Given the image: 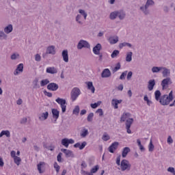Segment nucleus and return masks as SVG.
Returning a JSON list of instances; mask_svg holds the SVG:
<instances>
[{"mask_svg": "<svg viewBox=\"0 0 175 175\" xmlns=\"http://www.w3.org/2000/svg\"><path fill=\"white\" fill-rule=\"evenodd\" d=\"M154 5H155L154 0H147L146 4L139 8V10H141L145 16H148V14H150V10L148 8H151V6H154Z\"/></svg>", "mask_w": 175, "mask_h": 175, "instance_id": "1", "label": "nucleus"}, {"mask_svg": "<svg viewBox=\"0 0 175 175\" xmlns=\"http://www.w3.org/2000/svg\"><path fill=\"white\" fill-rule=\"evenodd\" d=\"M172 100H173V91L170 92L169 96H167V94L161 96L159 103H161L162 106H167Z\"/></svg>", "mask_w": 175, "mask_h": 175, "instance_id": "2", "label": "nucleus"}, {"mask_svg": "<svg viewBox=\"0 0 175 175\" xmlns=\"http://www.w3.org/2000/svg\"><path fill=\"white\" fill-rule=\"evenodd\" d=\"M81 94V91H80V89L79 88H74L71 90L70 92V99L72 102H75L77 98H79V96Z\"/></svg>", "mask_w": 175, "mask_h": 175, "instance_id": "3", "label": "nucleus"}, {"mask_svg": "<svg viewBox=\"0 0 175 175\" xmlns=\"http://www.w3.org/2000/svg\"><path fill=\"white\" fill-rule=\"evenodd\" d=\"M131 163L126 159H123L120 163V168L122 172H125V170H131Z\"/></svg>", "mask_w": 175, "mask_h": 175, "instance_id": "4", "label": "nucleus"}, {"mask_svg": "<svg viewBox=\"0 0 175 175\" xmlns=\"http://www.w3.org/2000/svg\"><path fill=\"white\" fill-rule=\"evenodd\" d=\"M90 47H91L90 43L84 40H81L77 44L78 50H81V49H90Z\"/></svg>", "mask_w": 175, "mask_h": 175, "instance_id": "5", "label": "nucleus"}, {"mask_svg": "<svg viewBox=\"0 0 175 175\" xmlns=\"http://www.w3.org/2000/svg\"><path fill=\"white\" fill-rule=\"evenodd\" d=\"M55 100L57 103L60 105L62 113H65L66 111V100L61 98H57Z\"/></svg>", "mask_w": 175, "mask_h": 175, "instance_id": "6", "label": "nucleus"}, {"mask_svg": "<svg viewBox=\"0 0 175 175\" xmlns=\"http://www.w3.org/2000/svg\"><path fill=\"white\" fill-rule=\"evenodd\" d=\"M75 144V140L72 139L64 138L62 139V146L66 147V148H68L70 144Z\"/></svg>", "mask_w": 175, "mask_h": 175, "instance_id": "7", "label": "nucleus"}, {"mask_svg": "<svg viewBox=\"0 0 175 175\" xmlns=\"http://www.w3.org/2000/svg\"><path fill=\"white\" fill-rule=\"evenodd\" d=\"M133 124V118H129L126 120V129L127 133H132V131H131V126Z\"/></svg>", "mask_w": 175, "mask_h": 175, "instance_id": "8", "label": "nucleus"}, {"mask_svg": "<svg viewBox=\"0 0 175 175\" xmlns=\"http://www.w3.org/2000/svg\"><path fill=\"white\" fill-rule=\"evenodd\" d=\"M172 79H170V77H167L162 80L161 85L163 90H165V88H166V86L169 85L170 84H172Z\"/></svg>", "mask_w": 175, "mask_h": 175, "instance_id": "9", "label": "nucleus"}, {"mask_svg": "<svg viewBox=\"0 0 175 175\" xmlns=\"http://www.w3.org/2000/svg\"><path fill=\"white\" fill-rule=\"evenodd\" d=\"M23 70H24V64H18L16 70L14 71V76H18V75H20V73H22Z\"/></svg>", "mask_w": 175, "mask_h": 175, "instance_id": "10", "label": "nucleus"}, {"mask_svg": "<svg viewBox=\"0 0 175 175\" xmlns=\"http://www.w3.org/2000/svg\"><path fill=\"white\" fill-rule=\"evenodd\" d=\"M58 88H59V86L55 83H50L47 85V90L49 91H57Z\"/></svg>", "mask_w": 175, "mask_h": 175, "instance_id": "11", "label": "nucleus"}, {"mask_svg": "<svg viewBox=\"0 0 175 175\" xmlns=\"http://www.w3.org/2000/svg\"><path fill=\"white\" fill-rule=\"evenodd\" d=\"M118 142H115L111 144V145L108 148V151L111 154H114V151L118 148Z\"/></svg>", "mask_w": 175, "mask_h": 175, "instance_id": "12", "label": "nucleus"}, {"mask_svg": "<svg viewBox=\"0 0 175 175\" xmlns=\"http://www.w3.org/2000/svg\"><path fill=\"white\" fill-rule=\"evenodd\" d=\"M111 76V72L108 68H105L101 73V77L103 79L110 77Z\"/></svg>", "mask_w": 175, "mask_h": 175, "instance_id": "13", "label": "nucleus"}, {"mask_svg": "<svg viewBox=\"0 0 175 175\" xmlns=\"http://www.w3.org/2000/svg\"><path fill=\"white\" fill-rule=\"evenodd\" d=\"M52 116L53 118H55L54 123L57 122V120L59 118V111H58L57 109H52Z\"/></svg>", "mask_w": 175, "mask_h": 175, "instance_id": "14", "label": "nucleus"}, {"mask_svg": "<svg viewBox=\"0 0 175 175\" xmlns=\"http://www.w3.org/2000/svg\"><path fill=\"white\" fill-rule=\"evenodd\" d=\"M49 118V112L46 111L38 115V120L40 121H46Z\"/></svg>", "mask_w": 175, "mask_h": 175, "instance_id": "15", "label": "nucleus"}, {"mask_svg": "<svg viewBox=\"0 0 175 175\" xmlns=\"http://www.w3.org/2000/svg\"><path fill=\"white\" fill-rule=\"evenodd\" d=\"M62 56L64 62H69V54L68 53V50H64L62 52Z\"/></svg>", "mask_w": 175, "mask_h": 175, "instance_id": "16", "label": "nucleus"}, {"mask_svg": "<svg viewBox=\"0 0 175 175\" xmlns=\"http://www.w3.org/2000/svg\"><path fill=\"white\" fill-rule=\"evenodd\" d=\"M46 54L55 55V46L51 45L46 48Z\"/></svg>", "mask_w": 175, "mask_h": 175, "instance_id": "17", "label": "nucleus"}, {"mask_svg": "<svg viewBox=\"0 0 175 175\" xmlns=\"http://www.w3.org/2000/svg\"><path fill=\"white\" fill-rule=\"evenodd\" d=\"M100 50H102V44H97L94 48H93V53L95 54V55L100 53Z\"/></svg>", "mask_w": 175, "mask_h": 175, "instance_id": "18", "label": "nucleus"}, {"mask_svg": "<svg viewBox=\"0 0 175 175\" xmlns=\"http://www.w3.org/2000/svg\"><path fill=\"white\" fill-rule=\"evenodd\" d=\"M162 75L163 77L167 78L170 77V70L166 67H162Z\"/></svg>", "mask_w": 175, "mask_h": 175, "instance_id": "19", "label": "nucleus"}, {"mask_svg": "<svg viewBox=\"0 0 175 175\" xmlns=\"http://www.w3.org/2000/svg\"><path fill=\"white\" fill-rule=\"evenodd\" d=\"M62 152L65 154L66 158H70V157H73V152L72 150L68 149H61Z\"/></svg>", "mask_w": 175, "mask_h": 175, "instance_id": "20", "label": "nucleus"}, {"mask_svg": "<svg viewBox=\"0 0 175 175\" xmlns=\"http://www.w3.org/2000/svg\"><path fill=\"white\" fill-rule=\"evenodd\" d=\"M85 146H87L86 142H82L81 144H80V142H77L74 145V147L75 148H79V150H83Z\"/></svg>", "mask_w": 175, "mask_h": 175, "instance_id": "21", "label": "nucleus"}, {"mask_svg": "<svg viewBox=\"0 0 175 175\" xmlns=\"http://www.w3.org/2000/svg\"><path fill=\"white\" fill-rule=\"evenodd\" d=\"M46 72L51 75H55L56 73H58V70L55 67H48Z\"/></svg>", "mask_w": 175, "mask_h": 175, "instance_id": "22", "label": "nucleus"}, {"mask_svg": "<svg viewBox=\"0 0 175 175\" xmlns=\"http://www.w3.org/2000/svg\"><path fill=\"white\" fill-rule=\"evenodd\" d=\"M155 87V79H150L148 83V89L149 91H152Z\"/></svg>", "mask_w": 175, "mask_h": 175, "instance_id": "23", "label": "nucleus"}, {"mask_svg": "<svg viewBox=\"0 0 175 175\" xmlns=\"http://www.w3.org/2000/svg\"><path fill=\"white\" fill-rule=\"evenodd\" d=\"M120 103H122V100H118V99H112L111 105L113 106L114 109H118V105Z\"/></svg>", "mask_w": 175, "mask_h": 175, "instance_id": "24", "label": "nucleus"}, {"mask_svg": "<svg viewBox=\"0 0 175 175\" xmlns=\"http://www.w3.org/2000/svg\"><path fill=\"white\" fill-rule=\"evenodd\" d=\"M108 42L110 44H116V43H118V36H112L109 37L108 39Z\"/></svg>", "mask_w": 175, "mask_h": 175, "instance_id": "25", "label": "nucleus"}, {"mask_svg": "<svg viewBox=\"0 0 175 175\" xmlns=\"http://www.w3.org/2000/svg\"><path fill=\"white\" fill-rule=\"evenodd\" d=\"M88 89L92 91V94L95 93V87H94V84L91 81L86 82Z\"/></svg>", "mask_w": 175, "mask_h": 175, "instance_id": "26", "label": "nucleus"}, {"mask_svg": "<svg viewBox=\"0 0 175 175\" xmlns=\"http://www.w3.org/2000/svg\"><path fill=\"white\" fill-rule=\"evenodd\" d=\"M129 152H131V148H129V147H125L124 148H123V150L122 152V158H126Z\"/></svg>", "mask_w": 175, "mask_h": 175, "instance_id": "27", "label": "nucleus"}, {"mask_svg": "<svg viewBox=\"0 0 175 175\" xmlns=\"http://www.w3.org/2000/svg\"><path fill=\"white\" fill-rule=\"evenodd\" d=\"M13 31V25H8L7 27L4 28V32L5 33H10V32Z\"/></svg>", "mask_w": 175, "mask_h": 175, "instance_id": "28", "label": "nucleus"}, {"mask_svg": "<svg viewBox=\"0 0 175 175\" xmlns=\"http://www.w3.org/2000/svg\"><path fill=\"white\" fill-rule=\"evenodd\" d=\"M118 17V11L111 12L109 15L110 20H116Z\"/></svg>", "mask_w": 175, "mask_h": 175, "instance_id": "29", "label": "nucleus"}, {"mask_svg": "<svg viewBox=\"0 0 175 175\" xmlns=\"http://www.w3.org/2000/svg\"><path fill=\"white\" fill-rule=\"evenodd\" d=\"M123 47H129V49H132V44L129 42H122L119 44V48L122 49Z\"/></svg>", "mask_w": 175, "mask_h": 175, "instance_id": "30", "label": "nucleus"}, {"mask_svg": "<svg viewBox=\"0 0 175 175\" xmlns=\"http://www.w3.org/2000/svg\"><path fill=\"white\" fill-rule=\"evenodd\" d=\"M130 116L131 113H123L120 118V122H125V121H126V118Z\"/></svg>", "mask_w": 175, "mask_h": 175, "instance_id": "31", "label": "nucleus"}, {"mask_svg": "<svg viewBox=\"0 0 175 175\" xmlns=\"http://www.w3.org/2000/svg\"><path fill=\"white\" fill-rule=\"evenodd\" d=\"M3 136H6V137H10V131H9L8 130L2 131L0 133V137H2Z\"/></svg>", "mask_w": 175, "mask_h": 175, "instance_id": "32", "label": "nucleus"}, {"mask_svg": "<svg viewBox=\"0 0 175 175\" xmlns=\"http://www.w3.org/2000/svg\"><path fill=\"white\" fill-rule=\"evenodd\" d=\"M132 55H133V53L132 52H127L126 56V62H131L132 61Z\"/></svg>", "mask_w": 175, "mask_h": 175, "instance_id": "33", "label": "nucleus"}, {"mask_svg": "<svg viewBox=\"0 0 175 175\" xmlns=\"http://www.w3.org/2000/svg\"><path fill=\"white\" fill-rule=\"evenodd\" d=\"M88 129L84 128L81 132V137H87L88 136Z\"/></svg>", "mask_w": 175, "mask_h": 175, "instance_id": "34", "label": "nucleus"}, {"mask_svg": "<svg viewBox=\"0 0 175 175\" xmlns=\"http://www.w3.org/2000/svg\"><path fill=\"white\" fill-rule=\"evenodd\" d=\"M161 91L159 90H157L155 92H154V96H155V99L156 100H157V102L160 101L161 100V98L162 96H161Z\"/></svg>", "mask_w": 175, "mask_h": 175, "instance_id": "35", "label": "nucleus"}, {"mask_svg": "<svg viewBox=\"0 0 175 175\" xmlns=\"http://www.w3.org/2000/svg\"><path fill=\"white\" fill-rule=\"evenodd\" d=\"M126 14L124 11H118V17L120 20H124L125 18Z\"/></svg>", "mask_w": 175, "mask_h": 175, "instance_id": "36", "label": "nucleus"}, {"mask_svg": "<svg viewBox=\"0 0 175 175\" xmlns=\"http://www.w3.org/2000/svg\"><path fill=\"white\" fill-rule=\"evenodd\" d=\"M43 166H44V162H40V163L38 164V165H37L38 170L39 173H40V174L44 172V171L42 170V167H43Z\"/></svg>", "mask_w": 175, "mask_h": 175, "instance_id": "37", "label": "nucleus"}, {"mask_svg": "<svg viewBox=\"0 0 175 175\" xmlns=\"http://www.w3.org/2000/svg\"><path fill=\"white\" fill-rule=\"evenodd\" d=\"M8 35L3 31H0V40H6Z\"/></svg>", "mask_w": 175, "mask_h": 175, "instance_id": "38", "label": "nucleus"}, {"mask_svg": "<svg viewBox=\"0 0 175 175\" xmlns=\"http://www.w3.org/2000/svg\"><path fill=\"white\" fill-rule=\"evenodd\" d=\"M162 67L153 66L152 68V73H159V71L162 70Z\"/></svg>", "mask_w": 175, "mask_h": 175, "instance_id": "39", "label": "nucleus"}, {"mask_svg": "<svg viewBox=\"0 0 175 175\" xmlns=\"http://www.w3.org/2000/svg\"><path fill=\"white\" fill-rule=\"evenodd\" d=\"M99 170V165H95L93 168L91 169L90 170V174L92 175H94V173H96Z\"/></svg>", "mask_w": 175, "mask_h": 175, "instance_id": "40", "label": "nucleus"}, {"mask_svg": "<svg viewBox=\"0 0 175 175\" xmlns=\"http://www.w3.org/2000/svg\"><path fill=\"white\" fill-rule=\"evenodd\" d=\"M50 83V81L47 79H43L40 82V86L41 87H44V85H47Z\"/></svg>", "mask_w": 175, "mask_h": 175, "instance_id": "41", "label": "nucleus"}, {"mask_svg": "<svg viewBox=\"0 0 175 175\" xmlns=\"http://www.w3.org/2000/svg\"><path fill=\"white\" fill-rule=\"evenodd\" d=\"M79 13H80V14L83 16L84 20H87V16H88V14L84 10H79Z\"/></svg>", "mask_w": 175, "mask_h": 175, "instance_id": "42", "label": "nucleus"}, {"mask_svg": "<svg viewBox=\"0 0 175 175\" xmlns=\"http://www.w3.org/2000/svg\"><path fill=\"white\" fill-rule=\"evenodd\" d=\"M120 55V51L118 50H114L111 55V58H116L117 56H118Z\"/></svg>", "mask_w": 175, "mask_h": 175, "instance_id": "43", "label": "nucleus"}, {"mask_svg": "<svg viewBox=\"0 0 175 175\" xmlns=\"http://www.w3.org/2000/svg\"><path fill=\"white\" fill-rule=\"evenodd\" d=\"M75 21H77V23H78V24H80V25H83V22L81 21V14H78L76 16Z\"/></svg>", "mask_w": 175, "mask_h": 175, "instance_id": "44", "label": "nucleus"}, {"mask_svg": "<svg viewBox=\"0 0 175 175\" xmlns=\"http://www.w3.org/2000/svg\"><path fill=\"white\" fill-rule=\"evenodd\" d=\"M14 163L17 165V166H20V163H21V158L16 156V157L14 158Z\"/></svg>", "mask_w": 175, "mask_h": 175, "instance_id": "45", "label": "nucleus"}, {"mask_svg": "<svg viewBox=\"0 0 175 175\" xmlns=\"http://www.w3.org/2000/svg\"><path fill=\"white\" fill-rule=\"evenodd\" d=\"M154 144H152V139H150V142L148 146L149 152H152V151H154Z\"/></svg>", "mask_w": 175, "mask_h": 175, "instance_id": "46", "label": "nucleus"}, {"mask_svg": "<svg viewBox=\"0 0 175 175\" xmlns=\"http://www.w3.org/2000/svg\"><path fill=\"white\" fill-rule=\"evenodd\" d=\"M120 69H121V63L118 62L115 68L113 69V73H116V72H117L118 70H120Z\"/></svg>", "mask_w": 175, "mask_h": 175, "instance_id": "47", "label": "nucleus"}, {"mask_svg": "<svg viewBox=\"0 0 175 175\" xmlns=\"http://www.w3.org/2000/svg\"><path fill=\"white\" fill-rule=\"evenodd\" d=\"M100 103H102V102L98 101V102L95 103L94 104H91L90 107H92V109H96V107H98V106H100Z\"/></svg>", "mask_w": 175, "mask_h": 175, "instance_id": "48", "label": "nucleus"}, {"mask_svg": "<svg viewBox=\"0 0 175 175\" xmlns=\"http://www.w3.org/2000/svg\"><path fill=\"white\" fill-rule=\"evenodd\" d=\"M94 118V113H90L88 116V122H92V120Z\"/></svg>", "mask_w": 175, "mask_h": 175, "instance_id": "49", "label": "nucleus"}, {"mask_svg": "<svg viewBox=\"0 0 175 175\" xmlns=\"http://www.w3.org/2000/svg\"><path fill=\"white\" fill-rule=\"evenodd\" d=\"M38 79H34L33 81V88H40V85H39L38 84Z\"/></svg>", "mask_w": 175, "mask_h": 175, "instance_id": "50", "label": "nucleus"}, {"mask_svg": "<svg viewBox=\"0 0 175 175\" xmlns=\"http://www.w3.org/2000/svg\"><path fill=\"white\" fill-rule=\"evenodd\" d=\"M128 75V71H124L120 77V80H125V77Z\"/></svg>", "mask_w": 175, "mask_h": 175, "instance_id": "51", "label": "nucleus"}, {"mask_svg": "<svg viewBox=\"0 0 175 175\" xmlns=\"http://www.w3.org/2000/svg\"><path fill=\"white\" fill-rule=\"evenodd\" d=\"M18 58H20L18 53H14L11 55V59H17Z\"/></svg>", "mask_w": 175, "mask_h": 175, "instance_id": "52", "label": "nucleus"}, {"mask_svg": "<svg viewBox=\"0 0 175 175\" xmlns=\"http://www.w3.org/2000/svg\"><path fill=\"white\" fill-rule=\"evenodd\" d=\"M102 139L104 142H107L108 140H110V136H109V135L104 134Z\"/></svg>", "mask_w": 175, "mask_h": 175, "instance_id": "53", "label": "nucleus"}, {"mask_svg": "<svg viewBox=\"0 0 175 175\" xmlns=\"http://www.w3.org/2000/svg\"><path fill=\"white\" fill-rule=\"evenodd\" d=\"M28 119L27 118H23L22 119H21L20 124H21L22 125H25Z\"/></svg>", "mask_w": 175, "mask_h": 175, "instance_id": "54", "label": "nucleus"}, {"mask_svg": "<svg viewBox=\"0 0 175 175\" xmlns=\"http://www.w3.org/2000/svg\"><path fill=\"white\" fill-rule=\"evenodd\" d=\"M54 168L55 169L57 173L59 172V170L61 169V167L59 166L58 163H57V162H55L54 163Z\"/></svg>", "mask_w": 175, "mask_h": 175, "instance_id": "55", "label": "nucleus"}, {"mask_svg": "<svg viewBox=\"0 0 175 175\" xmlns=\"http://www.w3.org/2000/svg\"><path fill=\"white\" fill-rule=\"evenodd\" d=\"M80 112V107L79 106H76L73 110V114H78Z\"/></svg>", "mask_w": 175, "mask_h": 175, "instance_id": "56", "label": "nucleus"}, {"mask_svg": "<svg viewBox=\"0 0 175 175\" xmlns=\"http://www.w3.org/2000/svg\"><path fill=\"white\" fill-rule=\"evenodd\" d=\"M167 172H169L170 173H172L173 175H175V170L174 167H169L167 168Z\"/></svg>", "mask_w": 175, "mask_h": 175, "instance_id": "57", "label": "nucleus"}, {"mask_svg": "<svg viewBox=\"0 0 175 175\" xmlns=\"http://www.w3.org/2000/svg\"><path fill=\"white\" fill-rule=\"evenodd\" d=\"M41 59H42V57H40V55L36 54L35 55V60L37 61V62H40Z\"/></svg>", "mask_w": 175, "mask_h": 175, "instance_id": "58", "label": "nucleus"}, {"mask_svg": "<svg viewBox=\"0 0 175 175\" xmlns=\"http://www.w3.org/2000/svg\"><path fill=\"white\" fill-rule=\"evenodd\" d=\"M57 162H62V153L59 152L57 157Z\"/></svg>", "mask_w": 175, "mask_h": 175, "instance_id": "59", "label": "nucleus"}, {"mask_svg": "<svg viewBox=\"0 0 175 175\" xmlns=\"http://www.w3.org/2000/svg\"><path fill=\"white\" fill-rule=\"evenodd\" d=\"M116 164L118 165V166H120V165H121V155H119L116 158Z\"/></svg>", "mask_w": 175, "mask_h": 175, "instance_id": "60", "label": "nucleus"}, {"mask_svg": "<svg viewBox=\"0 0 175 175\" xmlns=\"http://www.w3.org/2000/svg\"><path fill=\"white\" fill-rule=\"evenodd\" d=\"M96 113H97L98 114H99L100 117H102V116H103V110L102 109H98L96 110Z\"/></svg>", "mask_w": 175, "mask_h": 175, "instance_id": "61", "label": "nucleus"}, {"mask_svg": "<svg viewBox=\"0 0 175 175\" xmlns=\"http://www.w3.org/2000/svg\"><path fill=\"white\" fill-rule=\"evenodd\" d=\"M167 142L168 143V144H173V139L172 138V136H168Z\"/></svg>", "mask_w": 175, "mask_h": 175, "instance_id": "62", "label": "nucleus"}, {"mask_svg": "<svg viewBox=\"0 0 175 175\" xmlns=\"http://www.w3.org/2000/svg\"><path fill=\"white\" fill-rule=\"evenodd\" d=\"M81 174L82 175H92L90 172H88L84 170H81Z\"/></svg>", "mask_w": 175, "mask_h": 175, "instance_id": "63", "label": "nucleus"}, {"mask_svg": "<svg viewBox=\"0 0 175 175\" xmlns=\"http://www.w3.org/2000/svg\"><path fill=\"white\" fill-rule=\"evenodd\" d=\"M133 75V72H132V71H129V73L127 74V80H131V79H132V76Z\"/></svg>", "mask_w": 175, "mask_h": 175, "instance_id": "64", "label": "nucleus"}]
</instances>
